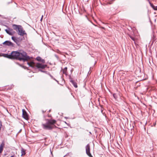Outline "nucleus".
Masks as SVG:
<instances>
[{
	"instance_id": "1",
	"label": "nucleus",
	"mask_w": 157,
	"mask_h": 157,
	"mask_svg": "<svg viewBox=\"0 0 157 157\" xmlns=\"http://www.w3.org/2000/svg\"><path fill=\"white\" fill-rule=\"evenodd\" d=\"M2 56L10 59H18L20 60H23L24 62L29 59V57L27 56V53L23 51H13L11 54H2Z\"/></svg>"
},
{
	"instance_id": "2",
	"label": "nucleus",
	"mask_w": 157,
	"mask_h": 157,
	"mask_svg": "<svg viewBox=\"0 0 157 157\" xmlns=\"http://www.w3.org/2000/svg\"><path fill=\"white\" fill-rule=\"evenodd\" d=\"M56 121L54 120H47L45 124H43L42 126L44 129L45 130H51L56 127L54 125L56 123Z\"/></svg>"
},
{
	"instance_id": "3",
	"label": "nucleus",
	"mask_w": 157,
	"mask_h": 157,
	"mask_svg": "<svg viewBox=\"0 0 157 157\" xmlns=\"http://www.w3.org/2000/svg\"><path fill=\"white\" fill-rule=\"evenodd\" d=\"M27 64L29 66L32 67H34L36 66V67L38 68H41L44 69L47 67V65H44L39 63H36V65L33 62H27Z\"/></svg>"
},
{
	"instance_id": "4",
	"label": "nucleus",
	"mask_w": 157,
	"mask_h": 157,
	"mask_svg": "<svg viewBox=\"0 0 157 157\" xmlns=\"http://www.w3.org/2000/svg\"><path fill=\"white\" fill-rule=\"evenodd\" d=\"M17 32H18V34L21 36H23L25 34H26L25 30H23V28L21 26L19 27Z\"/></svg>"
},
{
	"instance_id": "5",
	"label": "nucleus",
	"mask_w": 157,
	"mask_h": 157,
	"mask_svg": "<svg viewBox=\"0 0 157 157\" xmlns=\"http://www.w3.org/2000/svg\"><path fill=\"white\" fill-rule=\"evenodd\" d=\"M86 153L87 155L90 157H93L90 152V146L89 144L86 146Z\"/></svg>"
},
{
	"instance_id": "6",
	"label": "nucleus",
	"mask_w": 157,
	"mask_h": 157,
	"mask_svg": "<svg viewBox=\"0 0 157 157\" xmlns=\"http://www.w3.org/2000/svg\"><path fill=\"white\" fill-rule=\"evenodd\" d=\"M2 44L5 46H7L11 47L14 46L12 42L8 40L6 41L3 43Z\"/></svg>"
},
{
	"instance_id": "7",
	"label": "nucleus",
	"mask_w": 157,
	"mask_h": 157,
	"mask_svg": "<svg viewBox=\"0 0 157 157\" xmlns=\"http://www.w3.org/2000/svg\"><path fill=\"white\" fill-rule=\"evenodd\" d=\"M22 116L26 120H28V116L25 111L24 109H22Z\"/></svg>"
},
{
	"instance_id": "8",
	"label": "nucleus",
	"mask_w": 157,
	"mask_h": 157,
	"mask_svg": "<svg viewBox=\"0 0 157 157\" xmlns=\"http://www.w3.org/2000/svg\"><path fill=\"white\" fill-rule=\"evenodd\" d=\"M12 30V29H10V28H8V29H6L5 30V31L6 32L10 35H13V33L11 32Z\"/></svg>"
},
{
	"instance_id": "9",
	"label": "nucleus",
	"mask_w": 157,
	"mask_h": 157,
	"mask_svg": "<svg viewBox=\"0 0 157 157\" xmlns=\"http://www.w3.org/2000/svg\"><path fill=\"white\" fill-rule=\"evenodd\" d=\"M21 25H16L14 24L13 25V29L15 30H16L17 31V30H18V28H19V26H20Z\"/></svg>"
},
{
	"instance_id": "10",
	"label": "nucleus",
	"mask_w": 157,
	"mask_h": 157,
	"mask_svg": "<svg viewBox=\"0 0 157 157\" xmlns=\"http://www.w3.org/2000/svg\"><path fill=\"white\" fill-rule=\"evenodd\" d=\"M4 145V144L3 143H2L0 145V153H1L3 149V147Z\"/></svg>"
},
{
	"instance_id": "11",
	"label": "nucleus",
	"mask_w": 157,
	"mask_h": 157,
	"mask_svg": "<svg viewBox=\"0 0 157 157\" xmlns=\"http://www.w3.org/2000/svg\"><path fill=\"white\" fill-rule=\"evenodd\" d=\"M70 82H71L72 84L75 87L77 88V83L73 80H70Z\"/></svg>"
},
{
	"instance_id": "12",
	"label": "nucleus",
	"mask_w": 157,
	"mask_h": 157,
	"mask_svg": "<svg viewBox=\"0 0 157 157\" xmlns=\"http://www.w3.org/2000/svg\"><path fill=\"white\" fill-rule=\"evenodd\" d=\"M11 39L17 44H18V40L15 37H14V36H12L11 37Z\"/></svg>"
},
{
	"instance_id": "13",
	"label": "nucleus",
	"mask_w": 157,
	"mask_h": 157,
	"mask_svg": "<svg viewBox=\"0 0 157 157\" xmlns=\"http://www.w3.org/2000/svg\"><path fill=\"white\" fill-rule=\"evenodd\" d=\"M36 59L38 61H40L43 63H45V61L44 59H41L40 57H37L36 58Z\"/></svg>"
},
{
	"instance_id": "14",
	"label": "nucleus",
	"mask_w": 157,
	"mask_h": 157,
	"mask_svg": "<svg viewBox=\"0 0 157 157\" xmlns=\"http://www.w3.org/2000/svg\"><path fill=\"white\" fill-rule=\"evenodd\" d=\"M67 67H65L63 70V74H65L66 75H67Z\"/></svg>"
},
{
	"instance_id": "15",
	"label": "nucleus",
	"mask_w": 157,
	"mask_h": 157,
	"mask_svg": "<svg viewBox=\"0 0 157 157\" xmlns=\"http://www.w3.org/2000/svg\"><path fill=\"white\" fill-rule=\"evenodd\" d=\"M21 156L24 155L25 154V150L23 148L21 149Z\"/></svg>"
},
{
	"instance_id": "16",
	"label": "nucleus",
	"mask_w": 157,
	"mask_h": 157,
	"mask_svg": "<svg viewBox=\"0 0 157 157\" xmlns=\"http://www.w3.org/2000/svg\"><path fill=\"white\" fill-rule=\"evenodd\" d=\"M148 1L149 2V3L150 5V6L153 9V8H155V6H154L152 3H151V2H150L149 0H148Z\"/></svg>"
},
{
	"instance_id": "17",
	"label": "nucleus",
	"mask_w": 157,
	"mask_h": 157,
	"mask_svg": "<svg viewBox=\"0 0 157 157\" xmlns=\"http://www.w3.org/2000/svg\"><path fill=\"white\" fill-rule=\"evenodd\" d=\"M130 37L133 41H134V43H135V38L134 37H132V36H130Z\"/></svg>"
},
{
	"instance_id": "18",
	"label": "nucleus",
	"mask_w": 157,
	"mask_h": 157,
	"mask_svg": "<svg viewBox=\"0 0 157 157\" xmlns=\"http://www.w3.org/2000/svg\"><path fill=\"white\" fill-rule=\"evenodd\" d=\"M153 9L155 10H157V6H155V8H153Z\"/></svg>"
},
{
	"instance_id": "19",
	"label": "nucleus",
	"mask_w": 157,
	"mask_h": 157,
	"mask_svg": "<svg viewBox=\"0 0 157 157\" xmlns=\"http://www.w3.org/2000/svg\"><path fill=\"white\" fill-rule=\"evenodd\" d=\"M50 76L52 78H53L54 80H56V81H57L58 82V81H57L55 78H53V77H52V76L51 75H50Z\"/></svg>"
},
{
	"instance_id": "20",
	"label": "nucleus",
	"mask_w": 157,
	"mask_h": 157,
	"mask_svg": "<svg viewBox=\"0 0 157 157\" xmlns=\"http://www.w3.org/2000/svg\"><path fill=\"white\" fill-rule=\"evenodd\" d=\"M43 15H42V17H41V19H40V20L41 21H42V20L43 18Z\"/></svg>"
},
{
	"instance_id": "21",
	"label": "nucleus",
	"mask_w": 157,
	"mask_h": 157,
	"mask_svg": "<svg viewBox=\"0 0 157 157\" xmlns=\"http://www.w3.org/2000/svg\"><path fill=\"white\" fill-rule=\"evenodd\" d=\"M40 71H41V72H45L46 71H43L42 70H40Z\"/></svg>"
},
{
	"instance_id": "22",
	"label": "nucleus",
	"mask_w": 157,
	"mask_h": 157,
	"mask_svg": "<svg viewBox=\"0 0 157 157\" xmlns=\"http://www.w3.org/2000/svg\"><path fill=\"white\" fill-rule=\"evenodd\" d=\"M113 96L115 98H116V97H115V94H113Z\"/></svg>"
},
{
	"instance_id": "23",
	"label": "nucleus",
	"mask_w": 157,
	"mask_h": 157,
	"mask_svg": "<svg viewBox=\"0 0 157 157\" xmlns=\"http://www.w3.org/2000/svg\"><path fill=\"white\" fill-rule=\"evenodd\" d=\"M2 53H0V56H2Z\"/></svg>"
},
{
	"instance_id": "24",
	"label": "nucleus",
	"mask_w": 157,
	"mask_h": 157,
	"mask_svg": "<svg viewBox=\"0 0 157 157\" xmlns=\"http://www.w3.org/2000/svg\"><path fill=\"white\" fill-rule=\"evenodd\" d=\"M10 157H14L13 156H12Z\"/></svg>"
},
{
	"instance_id": "25",
	"label": "nucleus",
	"mask_w": 157,
	"mask_h": 157,
	"mask_svg": "<svg viewBox=\"0 0 157 157\" xmlns=\"http://www.w3.org/2000/svg\"><path fill=\"white\" fill-rule=\"evenodd\" d=\"M109 3L110 4H111V2H110V3Z\"/></svg>"
},
{
	"instance_id": "26",
	"label": "nucleus",
	"mask_w": 157,
	"mask_h": 157,
	"mask_svg": "<svg viewBox=\"0 0 157 157\" xmlns=\"http://www.w3.org/2000/svg\"><path fill=\"white\" fill-rule=\"evenodd\" d=\"M114 0H113V1H114Z\"/></svg>"
}]
</instances>
